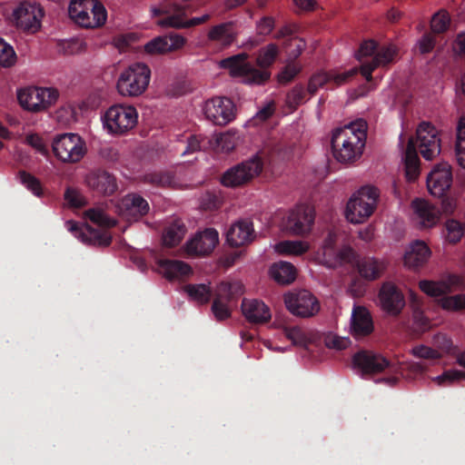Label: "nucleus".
Wrapping results in <instances>:
<instances>
[{"label": "nucleus", "mask_w": 465, "mask_h": 465, "mask_svg": "<svg viewBox=\"0 0 465 465\" xmlns=\"http://www.w3.org/2000/svg\"><path fill=\"white\" fill-rule=\"evenodd\" d=\"M367 139V124L359 119L333 130L331 150L334 159L343 164H351L361 159Z\"/></svg>", "instance_id": "f257e3e1"}, {"label": "nucleus", "mask_w": 465, "mask_h": 465, "mask_svg": "<svg viewBox=\"0 0 465 465\" xmlns=\"http://www.w3.org/2000/svg\"><path fill=\"white\" fill-rule=\"evenodd\" d=\"M151 76V69L145 63H133L120 73L116 90L123 97H139L147 91Z\"/></svg>", "instance_id": "f03ea898"}, {"label": "nucleus", "mask_w": 465, "mask_h": 465, "mask_svg": "<svg viewBox=\"0 0 465 465\" xmlns=\"http://www.w3.org/2000/svg\"><path fill=\"white\" fill-rule=\"evenodd\" d=\"M68 15L75 25L84 29L100 28L107 20V11L98 0H71Z\"/></svg>", "instance_id": "7ed1b4c3"}, {"label": "nucleus", "mask_w": 465, "mask_h": 465, "mask_svg": "<svg viewBox=\"0 0 465 465\" xmlns=\"http://www.w3.org/2000/svg\"><path fill=\"white\" fill-rule=\"evenodd\" d=\"M103 129L110 135L120 136L133 130L138 123V112L131 104L110 106L101 117Z\"/></svg>", "instance_id": "20e7f679"}, {"label": "nucleus", "mask_w": 465, "mask_h": 465, "mask_svg": "<svg viewBox=\"0 0 465 465\" xmlns=\"http://www.w3.org/2000/svg\"><path fill=\"white\" fill-rule=\"evenodd\" d=\"M379 200V192L372 186H362L350 197L345 218L351 223L366 222L374 213Z\"/></svg>", "instance_id": "39448f33"}, {"label": "nucleus", "mask_w": 465, "mask_h": 465, "mask_svg": "<svg viewBox=\"0 0 465 465\" xmlns=\"http://www.w3.org/2000/svg\"><path fill=\"white\" fill-rule=\"evenodd\" d=\"M248 58L249 55L246 53H241L221 60L219 66L228 70L232 77L240 78L244 84H262L266 83L271 77V73L255 68L248 62Z\"/></svg>", "instance_id": "423d86ee"}, {"label": "nucleus", "mask_w": 465, "mask_h": 465, "mask_svg": "<svg viewBox=\"0 0 465 465\" xmlns=\"http://www.w3.org/2000/svg\"><path fill=\"white\" fill-rule=\"evenodd\" d=\"M52 150L55 158L67 164L81 162L87 153L85 141L75 133L56 135L52 142Z\"/></svg>", "instance_id": "0eeeda50"}, {"label": "nucleus", "mask_w": 465, "mask_h": 465, "mask_svg": "<svg viewBox=\"0 0 465 465\" xmlns=\"http://www.w3.org/2000/svg\"><path fill=\"white\" fill-rule=\"evenodd\" d=\"M59 98V92L54 87L27 86L17 91L21 107L31 113H41L53 106Z\"/></svg>", "instance_id": "6e6552de"}, {"label": "nucleus", "mask_w": 465, "mask_h": 465, "mask_svg": "<svg viewBox=\"0 0 465 465\" xmlns=\"http://www.w3.org/2000/svg\"><path fill=\"white\" fill-rule=\"evenodd\" d=\"M262 161L258 155L228 169L222 176L221 183L225 187L243 186L257 177L262 171Z\"/></svg>", "instance_id": "1a4fd4ad"}, {"label": "nucleus", "mask_w": 465, "mask_h": 465, "mask_svg": "<svg viewBox=\"0 0 465 465\" xmlns=\"http://www.w3.org/2000/svg\"><path fill=\"white\" fill-rule=\"evenodd\" d=\"M314 218L313 208L309 204L300 203L289 210L282 219V226L292 235L304 236L312 232Z\"/></svg>", "instance_id": "9d476101"}, {"label": "nucleus", "mask_w": 465, "mask_h": 465, "mask_svg": "<svg viewBox=\"0 0 465 465\" xmlns=\"http://www.w3.org/2000/svg\"><path fill=\"white\" fill-rule=\"evenodd\" d=\"M45 11L40 4L22 1L12 12L15 25L28 34L37 33L42 26Z\"/></svg>", "instance_id": "9b49d317"}, {"label": "nucleus", "mask_w": 465, "mask_h": 465, "mask_svg": "<svg viewBox=\"0 0 465 465\" xmlns=\"http://www.w3.org/2000/svg\"><path fill=\"white\" fill-rule=\"evenodd\" d=\"M192 302L201 304L209 302L212 299V312L217 321H223L231 317L232 311L237 306V292H186Z\"/></svg>", "instance_id": "f8f14e48"}, {"label": "nucleus", "mask_w": 465, "mask_h": 465, "mask_svg": "<svg viewBox=\"0 0 465 465\" xmlns=\"http://www.w3.org/2000/svg\"><path fill=\"white\" fill-rule=\"evenodd\" d=\"M202 112L208 121L223 126L234 120L236 106L228 97L214 96L203 103Z\"/></svg>", "instance_id": "ddd939ff"}, {"label": "nucleus", "mask_w": 465, "mask_h": 465, "mask_svg": "<svg viewBox=\"0 0 465 465\" xmlns=\"http://www.w3.org/2000/svg\"><path fill=\"white\" fill-rule=\"evenodd\" d=\"M452 185V166L448 162L434 164L426 177V187L429 194L435 199L443 198L450 191Z\"/></svg>", "instance_id": "4468645a"}, {"label": "nucleus", "mask_w": 465, "mask_h": 465, "mask_svg": "<svg viewBox=\"0 0 465 465\" xmlns=\"http://www.w3.org/2000/svg\"><path fill=\"white\" fill-rule=\"evenodd\" d=\"M336 241L335 233H328L315 254V259L320 263L330 268H335L353 260V250L351 247H344L337 252L335 249Z\"/></svg>", "instance_id": "2eb2a0df"}, {"label": "nucleus", "mask_w": 465, "mask_h": 465, "mask_svg": "<svg viewBox=\"0 0 465 465\" xmlns=\"http://www.w3.org/2000/svg\"><path fill=\"white\" fill-rule=\"evenodd\" d=\"M411 220L420 230H430L440 224L441 212L440 208L423 198H416L411 203Z\"/></svg>", "instance_id": "dca6fc26"}, {"label": "nucleus", "mask_w": 465, "mask_h": 465, "mask_svg": "<svg viewBox=\"0 0 465 465\" xmlns=\"http://www.w3.org/2000/svg\"><path fill=\"white\" fill-rule=\"evenodd\" d=\"M416 144L422 157L431 161L438 157L441 151L440 132L429 122L420 123L416 130Z\"/></svg>", "instance_id": "f3484780"}, {"label": "nucleus", "mask_w": 465, "mask_h": 465, "mask_svg": "<svg viewBox=\"0 0 465 465\" xmlns=\"http://www.w3.org/2000/svg\"><path fill=\"white\" fill-rule=\"evenodd\" d=\"M284 302L293 315L300 317L312 316L320 310L319 302L312 292H285Z\"/></svg>", "instance_id": "a211bd4d"}, {"label": "nucleus", "mask_w": 465, "mask_h": 465, "mask_svg": "<svg viewBox=\"0 0 465 465\" xmlns=\"http://www.w3.org/2000/svg\"><path fill=\"white\" fill-rule=\"evenodd\" d=\"M185 44V37L179 34L158 35L144 44L143 52L151 56L164 55L183 49Z\"/></svg>", "instance_id": "6ab92c4d"}, {"label": "nucleus", "mask_w": 465, "mask_h": 465, "mask_svg": "<svg viewBox=\"0 0 465 465\" xmlns=\"http://www.w3.org/2000/svg\"><path fill=\"white\" fill-rule=\"evenodd\" d=\"M352 363L362 374H375L386 369L390 371L393 369V366L385 357L371 351H360L355 353Z\"/></svg>", "instance_id": "aec40b11"}, {"label": "nucleus", "mask_w": 465, "mask_h": 465, "mask_svg": "<svg viewBox=\"0 0 465 465\" xmlns=\"http://www.w3.org/2000/svg\"><path fill=\"white\" fill-rule=\"evenodd\" d=\"M155 271L171 282L188 280L193 274L192 266L180 260L158 259L155 262Z\"/></svg>", "instance_id": "412c9836"}, {"label": "nucleus", "mask_w": 465, "mask_h": 465, "mask_svg": "<svg viewBox=\"0 0 465 465\" xmlns=\"http://www.w3.org/2000/svg\"><path fill=\"white\" fill-rule=\"evenodd\" d=\"M149 204L137 194H127L116 205L117 213L129 223L138 221L149 212Z\"/></svg>", "instance_id": "4be33fe9"}, {"label": "nucleus", "mask_w": 465, "mask_h": 465, "mask_svg": "<svg viewBox=\"0 0 465 465\" xmlns=\"http://www.w3.org/2000/svg\"><path fill=\"white\" fill-rule=\"evenodd\" d=\"M219 243V233L215 229H206L196 233L185 244V251L190 255H207Z\"/></svg>", "instance_id": "5701e85b"}, {"label": "nucleus", "mask_w": 465, "mask_h": 465, "mask_svg": "<svg viewBox=\"0 0 465 465\" xmlns=\"http://www.w3.org/2000/svg\"><path fill=\"white\" fill-rule=\"evenodd\" d=\"M374 331V322L370 311L364 306L354 305L351 312L350 332L356 340L370 336Z\"/></svg>", "instance_id": "b1692460"}, {"label": "nucleus", "mask_w": 465, "mask_h": 465, "mask_svg": "<svg viewBox=\"0 0 465 465\" xmlns=\"http://www.w3.org/2000/svg\"><path fill=\"white\" fill-rule=\"evenodd\" d=\"M164 17L159 19L157 25L164 28L187 29L205 24L211 19V15L203 14L201 16L188 18L186 10H180L163 15Z\"/></svg>", "instance_id": "393cba45"}, {"label": "nucleus", "mask_w": 465, "mask_h": 465, "mask_svg": "<svg viewBox=\"0 0 465 465\" xmlns=\"http://www.w3.org/2000/svg\"><path fill=\"white\" fill-rule=\"evenodd\" d=\"M255 238L253 223L249 219H239L231 224L226 232V242L231 247H241Z\"/></svg>", "instance_id": "a878e982"}, {"label": "nucleus", "mask_w": 465, "mask_h": 465, "mask_svg": "<svg viewBox=\"0 0 465 465\" xmlns=\"http://www.w3.org/2000/svg\"><path fill=\"white\" fill-rule=\"evenodd\" d=\"M241 307L243 316L251 323L264 324L272 318L270 308L262 301L244 298Z\"/></svg>", "instance_id": "bb28decb"}, {"label": "nucleus", "mask_w": 465, "mask_h": 465, "mask_svg": "<svg viewBox=\"0 0 465 465\" xmlns=\"http://www.w3.org/2000/svg\"><path fill=\"white\" fill-rule=\"evenodd\" d=\"M419 287L420 291L465 289V279L457 274H444L438 281H420Z\"/></svg>", "instance_id": "cd10ccee"}, {"label": "nucleus", "mask_w": 465, "mask_h": 465, "mask_svg": "<svg viewBox=\"0 0 465 465\" xmlns=\"http://www.w3.org/2000/svg\"><path fill=\"white\" fill-rule=\"evenodd\" d=\"M396 54V48L390 45L383 46L375 54L373 60L370 64L362 63L361 65V73L367 81L371 80V73L378 67H383L391 63Z\"/></svg>", "instance_id": "c85d7f7f"}, {"label": "nucleus", "mask_w": 465, "mask_h": 465, "mask_svg": "<svg viewBox=\"0 0 465 465\" xmlns=\"http://www.w3.org/2000/svg\"><path fill=\"white\" fill-rule=\"evenodd\" d=\"M430 250L423 241H415L410 244L404 254V264L416 268L424 264L430 257Z\"/></svg>", "instance_id": "c756f323"}, {"label": "nucleus", "mask_w": 465, "mask_h": 465, "mask_svg": "<svg viewBox=\"0 0 465 465\" xmlns=\"http://www.w3.org/2000/svg\"><path fill=\"white\" fill-rule=\"evenodd\" d=\"M237 37V33L233 30L232 23H222L212 26L207 34L210 41L220 44L223 47L230 46Z\"/></svg>", "instance_id": "7c9ffc66"}, {"label": "nucleus", "mask_w": 465, "mask_h": 465, "mask_svg": "<svg viewBox=\"0 0 465 465\" xmlns=\"http://www.w3.org/2000/svg\"><path fill=\"white\" fill-rule=\"evenodd\" d=\"M270 277L281 285L290 284L296 279L297 269L289 262L281 261L269 269Z\"/></svg>", "instance_id": "2f4dec72"}, {"label": "nucleus", "mask_w": 465, "mask_h": 465, "mask_svg": "<svg viewBox=\"0 0 465 465\" xmlns=\"http://www.w3.org/2000/svg\"><path fill=\"white\" fill-rule=\"evenodd\" d=\"M379 302L381 309L391 316L399 315L406 304L403 292H379Z\"/></svg>", "instance_id": "473e14b6"}, {"label": "nucleus", "mask_w": 465, "mask_h": 465, "mask_svg": "<svg viewBox=\"0 0 465 465\" xmlns=\"http://www.w3.org/2000/svg\"><path fill=\"white\" fill-rule=\"evenodd\" d=\"M276 253L284 256H302L309 252L311 244L304 240H285L273 245Z\"/></svg>", "instance_id": "72a5a7b5"}, {"label": "nucleus", "mask_w": 465, "mask_h": 465, "mask_svg": "<svg viewBox=\"0 0 465 465\" xmlns=\"http://www.w3.org/2000/svg\"><path fill=\"white\" fill-rule=\"evenodd\" d=\"M357 266L360 275L369 281L379 278L386 268V264L383 261L374 257L361 259Z\"/></svg>", "instance_id": "f704fd0d"}, {"label": "nucleus", "mask_w": 465, "mask_h": 465, "mask_svg": "<svg viewBox=\"0 0 465 465\" xmlns=\"http://www.w3.org/2000/svg\"><path fill=\"white\" fill-rule=\"evenodd\" d=\"M188 291H211L216 288V291H239L244 288L242 282L235 278H225L216 282L213 286V282L209 280L199 284L189 285Z\"/></svg>", "instance_id": "c9c22d12"}, {"label": "nucleus", "mask_w": 465, "mask_h": 465, "mask_svg": "<svg viewBox=\"0 0 465 465\" xmlns=\"http://www.w3.org/2000/svg\"><path fill=\"white\" fill-rule=\"evenodd\" d=\"M434 297L438 304L444 310L450 312H459L465 309V295L457 294L453 296L446 295L448 292H426Z\"/></svg>", "instance_id": "e433bc0d"}, {"label": "nucleus", "mask_w": 465, "mask_h": 465, "mask_svg": "<svg viewBox=\"0 0 465 465\" xmlns=\"http://www.w3.org/2000/svg\"><path fill=\"white\" fill-rule=\"evenodd\" d=\"M87 183L104 194H111L116 189L115 179L107 173H92L87 177Z\"/></svg>", "instance_id": "4c0bfd02"}, {"label": "nucleus", "mask_w": 465, "mask_h": 465, "mask_svg": "<svg viewBox=\"0 0 465 465\" xmlns=\"http://www.w3.org/2000/svg\"><path fill=\"white\" fill-rule=\"evenodd\" d=\"M454 153L457 164L465 170V115L460 116L457 122Z\"/></svg>", "instance_id": "58836bf2"}, {"label": "nucleus", "mask_w": 465, "mask_h": 465, "mask_svg": "<svg viewBox=\"0 0 465 465\" xmlns=\"http://www.w3.org/2000/svg\"><path fill=\"white\" fill-rule=\"evenodd\" d=\"M186 233V228L181 221H175L166 228L163 234V242L167 247H173L181 242Z\"/></svg>", "instance_id": "ea45409f"}, {"label": "nucleus", "mask_w": 465, "mask_h": 465, "mask_svg": "<svg viewBox=\"0 0 465 465\" xmlns=\"http://www.w3.org/2000/svg\"><path fill=\"white\" fill-rule=\"evenodd\" d=\"M240 140L237 131L228 130L219 134L215 138L216 150L222 153L232 151Z\"/></svg>", "instance_id": "a19ab883"}, {"label": "nucleus", "mask_w": 465, "mask_h": 465, "mask_svg": "<svg viewBox=\"0 0 465 465\" xmlns=\"http://www.w3.org/2000/svg\"><path fill=\"white\" fill-rule=\"evenodd\" d=\"M279 54V47L275 44H268L261 48L257 54L256 64L261 70H266L276 60Z\"/></svg>", "instance_id": "79ce46f5"}, {"label": "nucleus", "mask_w": 465, "mask_h": 465, "mask_svg": "<svg viewBox=\"0 0 465 465\" xmlns=\"http://www.w3.org/2000/svg\"><path fill=\"white\" fill-rule=\"evenodd\" d=\"M445 229L447 241L457 243L464 235L465 224L456 219H449L445 222Z\"/></svg>", "instance_id": "37998d69"}, {"label": "nucleus", "mask_w": 465, "mask_h": 465, "mask_svg": "<svg viewBox=\"0 0 465 465\" xmlns=\"http://www.w3.org/2000/svg\"><path fill=\"white\" fill-rule=\"evenodd\" d=\"M450 24V16L446 10H440L436 13L430 22L431 30L434 33H443L445 32Z\"/></svg>", "instance_id": "c03bdc74"}, {"label": "nucleus", "mask_w": 465, "mask_h": 465, "mask_svg": "<svg viewBox=\"0 0 465 465\" xmlns=\"http://www.w3.org/2000/svg\"><path fill=\"white\" fill-rule=\"evenodd\" d=\"M16 54L14 48L0 38V65L9 67L15 64Z\"/></svg>", "instance_id": "a18cd8bd"}, {"label": "nucleus", "mask_w": 465, "mask_h": 465, "mask_svg": "<svg viewBox=\"0 0 465 465\" xmlns=\"http://www.w3.org/2000/svg\"><path fill=\"white\" fill-rule=\"evenodd\" d=\"M85 214L93 223L99 226L113 227L116 223L114 220L110 219L104 211L100 209L88 210Z\"/></svg>", "instance_id": "49530a36"}, {"label": "nucleus", "mask_w": 465, "mask_h": 465, "mask_svg": "<svg viewBox=\"0 0 465 465\" xmlns=\"http://www.w3.org/2000/svg\"><path fill=\"white\" fill-rule=\"evenodd\" d=\"M283 332L286 338L292 341L294 345L303 347L307 344V337L300 327H285Z\"/></svg>", "instance_id": "de8ad7c7"}, {"label": "nucleus", "mask_w": 465, "mask_h": 465, "mask_svg": "<svg viewBox=\"0 0 465 465\" xmlns=\"http://www.w3.org/2000/svg\"><path fill=\"white\" fill-rule=\"evenodd\" d=\"M18 177L21 183L35 195H41L42 187L39 180L36 177L26 172H20Z\"/></svg>", "instance_id": "09e8293b"}, {"label": "nucleus", "mask_w": 465, "mask_h": 465, "mask_svg": "<svg viewBox=\"0 0 465 465\" xmlns=\"http://www.w3.org/2000/svg\"><path fill=\"white\" fill-rule=\"evenodd\" d=\"M62 48L64 54H77L85 51L86 44L79 39H69L62 42Z\"/></svg>", "instance_id": "8fccbe9b"}, {"label": "nucleus", "mask_w": 465, "mask_h": 465, "mask_svg": "<svg viewBox=\"0 0 465 465\" xmlns=\"http://www.w3.org/2000/svg\"><path fill=\"white\" fill-rule=\"evenodd\" d=\"M327 83H331L329 73L319 72L311 77L308 84V91L311 94H314Z\"/></svg>", "instance_id": "3c124183"}, {"label": "nucleus", "mask_w": 465, "mask_h": 465, "mask_svg": "<svg viewBox=\"0 0 465 465\" xmlns=\"http://www.w3.org/2000/svg\"><path fill=\"white\" fill-rule=\"evenodd\" d=\"M302 70L300 64H287L278 74V81L282 84H287L292 81Z\"/></svg>", "instance_id": "603ef678"}, {"label": "nucleus", "mask_w": 465, "mask_h": 465, "mask_svg": "<svg viewBox=\"0 0 465 465\" xmlns=\"http://www.w3.org/2000/svg\"><path fill=\"white\" fill-rule=\"evenodd\" d=\"M325 344L330 349L344 350L351 344L348 337H340L334 334H329L325 338Z\"/></svg>", "instance_id": "864d4df0"}, {"label": "nucleus", "mask_w": 465, "mask_h": 465, "mask_svg": "<svg viewBox=\"0 0 465 465\" xmlns=\"http://www.w3.org/2000/svg\"><path fill=\"white\" fill-rule=\"evenodd\" d=\"M25 142L41 154L47 153V148L44 139L37 134L30 133L25 136Z\"/></svg>", "instance_id": "5fc2aeb1"}, {"label": "nucleus", "mask_w": 465, "mask_h": 465, "mask_svg": "<svg viewBox=\"0 0 465 465\" xmlns=\"http://www.w3.org/2000/svg\"><path fill=\"white\" fill-rule=\"evenodd\" d=\"M439 385H442L445 381L453 382L465 380V371L459 370H449L436 378Z\"/></svg>", "instance_id": "6e6d98bb"}, {"label": "nucleus", "mask_w": 465, "mask_h": 465, "mask_svg": "<svg viewBox=\"0 0 465 465\" xmlns=\"http://www.w3.org/2000/svg\"><path fill=\"white\" fill-rule=\"evenodd\" d=\"M414 356L421 359H439L440 354L430 347L420 345L413 348Z\"/></svg>", "instance_id": "4d7b16f0"}, {"label": "nucleus", "mask_w": 465, "mask_h": 465, "mask_svg": "<svg viewBox=\"0 0 465 465\" xmlns=\"http://www.w3.org/2000/svg\"><path fill=\"white\" fill-rule=\"evenodd\" d=\"M358 73V70L356 68L351 69L344 73H334L330 72V79L331 83H333L335 85H341L345 84L350 78H351L353 75H355Z\"/></svg>", "instance_id": "13d9d810"}, {"label": "nucleus", "mask_w": 465, "mask_h": 465, "mask_svg": "<svg viewBox=\"0 0 465 465\" xmlns=\"http://www.w3.org/2000/svg\"><path fill=\"white\" fill-rule=\"evenodd\" d=\"M376 50V43L372 40L364 41L358 51L357 59L362 61L363 58L371 56Z\"/></svg>", "instance_id": "bf43d9fd"}, {"label": "nucleus", "mask_w": 465, "mask_h": 465, "mask_svg": "<svg viewBox=\"0 0 465 465\" xmlns=\"http://www.w3.org/2000/svg\"><path fill=\"white\" fill-rule=\"evenodd\" d=\"M440 212L445 214H452L456 211L458 207V201L455 197L452 196H444L440 198Z\"/></svg>", "instance_id": "052dcab7"}, {"label": "nucleus", "mask_w": 465, "mask_h": 465, "mask_svg": "<svg viewBox=\"0 0 465 465\" xmlns=\"http://www.w3.org/2000/svg\"><path fill=\"white\" fill-rule=\"evenodd\" d=\"M86 229L91 233L92 240L94 241V244L103 245V246H106V245L110 244V242L112 241V237L109 233H107V232L100 233L94 230H91L89 227H86Z\"/></svg>", "instance_id": "680f3d73"}, {"label": "nucleus", "mask_w": 465, "mask_h": 465, "mask_svg": "<svg viewBox=\"0 0 465 465\" xmlns=\"http://www.w3.org/2000/svg\"><path fill=\"white\" fill-rule=\"evenodd\" d=\"M303 99V90L301 86L294 87L287 95V103L295 107L302 103Z\"/></svg>", "instance_id": "e2e57ef3"}, {"label": "nucleus", "mask_w": 465, "mask_h": 465, "mask_svg": "<svg viewBox=\"0 0 465 465\" xmlns=\"http://www.w3.org/2000/svg\"><path fill=\"white\" fill-rule=\"evenodd\" d=\"M404 165H420L419 156L411 143H410L404 154Z\"/></svg>", "instance_id": "0e129e2a"}, {"label": "nucleus", "mask_w": 465, "mask_h": 465, "mask_svg": "<svg viewBox=\"0 0 465 465\" xmlns=\"http://www.w3.org/2000/svg\"><path fill=\"white\" fill-rule=\"evenodd\" d=\"M274 26V21L271 17H264L257 24V30L261 35H268L272 32Z\"/></svg>", "instance_id": "69168bd1"}, {"label": "nucleus", "mask_w": 465, "mask_h": 465, "mask_svg": "<svg viewBox=\"0 0 465 465\" xmlns=\"http://www.w3.org/2000/svg\"><path fill=\"white\" fill-rule=\"evenodd\" d=\"M418 47L420 53H429L434 47V39L431 35H426L418 42Z\"/></svg>", "instance_id": "338daca9"}, {"label": "nucleus", "mask_w": 465, "mask_h": 465, "mask_svg": "<svg viewBox=\"0 0 465 465\" xmlns=\"http://www.w3.org/2000/svg\"><path fill=\"white\" fill-rule=\"evenodd\" d=\"M295 6L303 12H311L317 8L316 0H292Z\"/></svg>", "instance_id": "774afa93"}]
</instances>
